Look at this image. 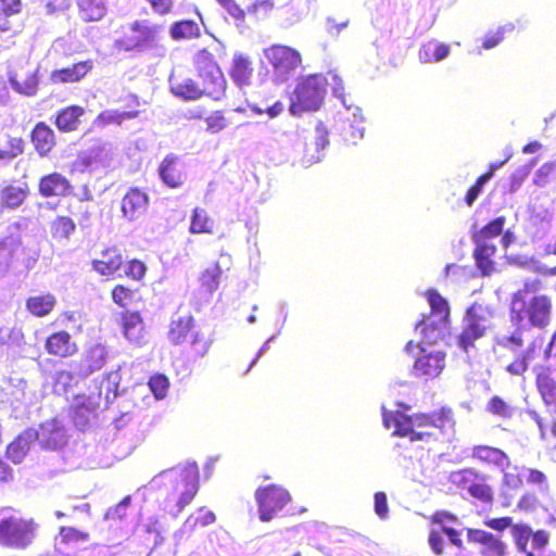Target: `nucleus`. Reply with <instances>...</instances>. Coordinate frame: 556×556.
<instances>
[{
  "instance_id": "60",
  "label": "nucleus",
  "mask_w": 556,
  "mask_h": 556,
  "mask_svg": "<svg viewBox=\"0 0 556 556\" xmlns=\"http://www.w3.org/2000/svg\"><path fill=\"white\" fill-rule=\"evenodd\" d=\"M374 511H376L381 520L388 519L389 506L386 492L378 491L374 494Z\"/></svg>"
},
{
  "instance_id": "64",
  "label": "nucleus",
  "mask_w": 556,
  "mask_h": 556,
  "mask_svg": "<svg viewBox=\"0 0 556 556\" xmlns=\"http://www.w3.org/2000/svg\"><path fill=\"white\" fill-rule=\"evenodd\" d=\"M152 11L157 15H167L172 13L174 8V1L173 0H146Z\"/></svg>"
},
{
  "instance_id": "19",
  "label": "nucleus",
  "mask_w": 556,
  "mask_h": 556,
  "mask_svg": "<svg viewBox=\"0 0 556 556\" xmlns=\"http://www.w3.org/2000/svg\"><path fill=\"white\" fill-rule=\"evenodd\" d=\"M74 191L70 179L58 172L40 177L38 192L42 198H65Z\"/></svg>"
},
{
  "instance_id": "56",
  "label": "nucleus",
  "mask_w": 556,
  "mask_h": 556,
  "mask_svg": "<svg viewBox=\"0 0 556 556\" xmlns=\"http://www.w3.org/2000/svg\"><path fill=\"white\" fill-rule=\"evenodd\" d=\"M206 131L210 134H218L227 128L228 119L222 110L212 112L205 118Z\"/></svg>"
},
{
  "instance_id": "41",
  "label": "nucleus",
  "mask_w": 556,
  "mask_h": 556,
  "mask_svg": "<svg viewBox=\"0 0 556 556\" xmlns=\"http://www.w3.org/2000/svg\"><path fill=\"white\" fill-rule=\"evenodd\" d=\"M426 296L430 305L431 319L448 323L450 306L447 301L435 290L426 291Z\"/></svg>"
},
{
  "instance_id": "9",
  "label": "nucleus",
  "mask_w": 556,
  "mask_h": 556,
  "mask_svg": "<svg viewBox=\"0 0 556 556\" xmlns=\"http://www.w3.org/2000/svg\"><path fill=\"white\" fill-rule=\"evenodd\" d=\"M328 79L323 74H311L303 77L295 86L289 106L292 115H301L307 111H317L325 99Z\"/></svg>"
},
{
  "instance_id": "58",
  "label": "nucleus",
  "mask_w": 556,
  "mask_h": 556,
  "mask_svg": "<svg viewBox=\"0 0 556 556\" xmlns=\"http://www.w3.org/2000/svg\"><path fill=\"white\" fill-rule=\"evenodd\" d=\"M106 353L103 346L96 345L88 350L87 362L90 370L100 369L105 363Z\"/></svg>"
},
{
  "instance_id": "37",
  "label": "nucleus",
  "mask_w": 556,
  "mask_h": 556,
  "mask_svg": "<svg viewBox=\"0 0 556 556\" xmlns=\"http://www.w3.org/2000/svg\"><path fill=\"white\" fill-rule=\"evenodd\" d=\"M25 344V334L20 327L0 328V354L15 351Z\"/></svg>"
},
{
  "instance_id": "48",
  "label": "nucleus",
  "mask_w": 556,
  "mask_h": 556,
  "mask_svg": "<svg viewBox=\"0 0 556 556\" xmlns=\"http://www.w3.org/2000/svg\"><path fill=\"white\" fill-rule=\"evenodd\" d=\"M58 539L63 545L77 544L88 542L90 533L85 529H78L74 526H61Z\"/></svg>"
},
{
  "instance_id": "63",
  "label": "nucleus",
  "mask_w": 556,
  "mask_h": 556,
  "mask_svg": "<svg viewBox=\"0 0 556 556\" xmlns=\"http://www.w3.org/2000/svg\"><path fill=\"white\" fill-rule=\"evenodd\" d=\"M503 483L508 490H518L522 486V477L513 468L504 472Z\"/></svg>"
},
{
  "instance_id": "32",
  "label": "nucleus",
  "mask_w": 556,
  "mask_h": 556,
  "mask_svg": "<svg viewBox=\"0 0 556 556\" xmlns=\"http://www.w3.org/2000/svg\"><path fill=\"white\" fill-rule=\"evenodd\" d=\"M36 440V430L35 429H26L17 438L13 439V441L7 447V456L15 464H20L23 458L26 457L31 442Z\"/></svg>"
},
{
  "instance_id": "49",
  "label": "nucleus",
  "mask_w": 556,
  "mask_h": 556,
  "mask_svg": "<svg viewBox=\"0 0 556 556\" xmlns=\"http://www.w3.org/2000/svg\"><path fill=\"white\" fill-rule=\"evenodd\" d=\"M215 520L214 513L202 506L195 510V514L188 516L185 527L191 531H195L200 528L210 527Z\"/></svg>"
},
{
  "instance_id": "44",
  "label": "nucleus",
  "mask_w": 556,
  "mask_h": 556,
  "mask_svg": "<svg viewBox=\"0 0 556 556\" xmlns=\"http://www.w3.org/2000/svg\"><path fill=\"white\" fill-rule=\"evenodd\" d=\"M75 230L76 224L70 216L58 215L50 223V233L58 241L70 240Z\"/></svg>"
},
{
  "instance_id": "6",
  "label": "nucleus",
  "mask_w": 556,
  "mask_h": 556,
  "mask_svg": "<svg viewBox=\"0 0 556 556\" xmlns=\"http://www.w3.org/2000/svg\"><path fill=\"white\" fill-rule=\"evenodd\" d=\"M484 525L490 529L503 532L510 528V533L515 548L525 556H534L533 551H541L547 547L549 543V532L545 529L533 530L529 523L513 522L510 517H500L488 519Z\"/></svg>"
},
{
  "instance_id": "62",
  "label": "nucleus",
  "mask_w": 556,
  "mask_h": 556,
  "mask_svg": "<svg viewBox=\"0 0 556 556\" xmlns=\"http://www.w3.org/2000/svg\"><path fill=\"white\" fill-rule=\"evenodd\" d=\"M538 387L546 406L556 413V384H539Z\"/></svg>"
},
{
  "instance_id": "55",
  "label": "nucleus",
  "mask_w": 556,
  "mask_h": 556,
  "mask_svg": "<svg viewBox=\"0 0 556 556\" xmlns=\"http://www.w3.org/2000/svg\"><path fill=\"white\" fill-rule=\"evenodd\" d=\"M131 497L127 495L118 504H114L103 513V520L122 521L127 519V510L130 505Z\"/></svg>"
},
{
  "instance_id": "46",
  "label": "nucleus",
  "mask_w": 556,
  "mask_h": 556,
  "mask_svg": "<svg viewBox=\"0 0 556 556\" xmlns=\"http://www.w3.org/2000/svg\"><path fill=\"white\" fill-rule=\"evenodd\" d=\"M505 217L498 216L472 233L473 243H488V240L498 237L503 232Z\"/></svg>"
},
{
  "instance_id": "25",
  "label": "nucleus",
  "mask_w": 556,
  "mask_h": 556,
  "mask_svg": "<svg viewBox=\"0 0 556 556\" xmlns=\"http://www.w3.org/2000/svg\"><path fill=\"white\" fill-rule=\"evenodd\" d=\"M161 180L170 189H178L185 184V173L179 157L169 154L166 155L159 166Z\"/></svg>"
},
{
  "instance_id": "34",
  "label": "nucleus",
  "mask_w": 556,
  "mask_h": 556,
  "mask_svg": "<svg viewBox=\"0 0 556 556\" xmlns=\"http://www.w3.org/2000/svg\"><path fill=\"white\" fill-rule=\"evenodd\" d=\"M56 305V299L52 293L31 295L26 299L25 306L35 317H46L51 314Z\"/></svg>"
},
{
  "instance_id": "61",
  "label": "nucleus",
  "mask_w": 556,
  "mask_h": 556,
  "mask_svg": "<svg viewBox=\"0 0 556 556\" xmlns=\"http://www.w3.org/2000/svg\"><path fill=\"white\" fill-rule=\"evenodd\" d=\"M147 267L143 262L139 260H131L127 263L125 274L132 280H140L144 277Z\"/></svg>"
},
{
  "instance_id": "11",
  "label": "nucleus",
  "mask_w": 556,
  "mask_h": 556,
  "mask_svg": "<svg viewBox=\"0 0 556 556\" xmlns=\"http://www.w3.org/2000/svg\"><path fill=\"white\" fill-rule=\"evenodd\" d=\"M263 55L273 70L275 80L283 83L302 65L301 53L287 45L273 43L263 49Z\"/></svg>"
},
{
  "instance_id": "8",
  "label": "nucleus",
  "mask_w": 556,
  "mask_h": 556,
  "mask_svg": "<svg viewBox=\"0 0 556 556\" xmlns=\"http://www.w3.org/2000/svg\"><path fill=\"white\" fill-rule=\"evenodd\" d=\"M0 514V546L12 549H26L34 544L38 533V523L16 513Z\"/></svg>"
},
{
  "instance_id": "29",
  "label": "nucleus",
  "mask_w": 556,
  "mask_h": 556,
  "mask_svg": "<svg viewBox=\"0 0 556 556\" xmlns=\"http://www.w3.org/2000/svg\"><path fill=\"white\" fill-rule=\"evenodd\" d=\"M203 94L215 101L222 100L226 94L227 81L220 68L207 72L199 76Z\"/></svg>"
},
{
  "instance_id": "43",
  "label": "nucleus",
  "mask_w": 556,
  "mask_h": 556,
  "mask_svg": "<svg viewBox=\"0 0 556 556\" xmlns=\"http://www.w3.org/2000/svg\"><path fill=\"white\" fill-rule=\"evenodd\" d=\"M169 34L174 40L194 39L201 36V29L197 22L181 20L170 26Z\"/></svg>"
},
{
  "instance_id": "22",
  "label": "nucleus",
  "mask_w": 556,
  "mask_h": 556,
  "mask_svg": "<svg viewBox=\"0 0 556 556\" xmlns=\"http://www.w3.org/2000/svg\"><path fill=\"white\" fill-rule=\"evenodd\" d=\"M86 113L84 106L70 104L56 111L53 116V124L60 132H75L83 125Z\"/></svg>"
},
{
  "instance_id": "57",
  "label": "nucleus",
  "mask_w": 556,
  "mask_h": 556,
  "mask_svg": "<svg viewBox=\"0 0 556 556\" xmlns=\"http://www.w3.org/2000/svg\"><path fill=\"white\" fill-rule=\"evenodd\" d=\"M2 149L5 150L12 161L24 153L25 140L20 136L7 135V143Z\"/></svg>"
},
{
  "instance_id": "51",
  "label": "nucleus",
  "mask_w": 556,
  "mask_h": 556,
  "mask_svg": "<svg viewBox=\"0 0 556 556\" xmlns=\"http://www.w3.org/2000/svg\"><path fill=\"white\" fill-rule=\"evenodd\" d=\"M138 111H116V110H106L101 112L97 121L101 125H121L126 119H132L138 116Z\"/></svg>"
},
{
  "instance_id": "47",
  "label": "nucleus",
  "mask_w": 556,
  "mask_h": 556,
  "mask_svg": "<svg viewBox=\"0 0 556 556\" xmlns=\"http://www.w3.org/2000/svg\"><path fill=\"white\" fill-rule=\"evenodd\" d=\"M214 227L213 219L204 208L195 207L192 211L189 231L193 235L212 233Z\"/></svg>"
},
{
  "instance_id": "24",
  "label": "nucleus",
  "mask_w": 556,
  "mask_h": 556,
  "mask_svg": "<svg viewBox=\"0 0 556 556\" xmlns=\"http://www.w3.org/2000/svg\"><path fill=\"white\" fill-rule=\"evenodd\" d=\"M123 265V254L116 247L103 249L99 258L91 261L92 269L101 276H114Z\"/></svg>"
},
{
  "instance_id": "21",
  "label": "nucleus",
  "mask_w": 556,
  "mask_h": 556,
  "mask_svg": "<svg viewBox=\"0 0 556 556\" xmlns=\"http://www.w3.org/2000/svg\"><path fill=\"white\" fill-rule=\"evenodd\" d=\"M446 354L443 351L420 352V356L414 362V370L417 376L434 379L440 376L445 367Z\"/></svg>"
},
{
  "instance_id": "23",
  "label": "nucleus",
  "mask_w": 556,
  "mask_h": 556,
  "mask_svg": "<svg viewBox=\"0 0 556 556\" xmlns=\"http://www.w3.org/2000/svg\"><path fill=\"white\" fill-rule=\"evenodd\" d=\"M9 83L18 93L25 96H35L38 91L39 85L37 70L20 66L15 71L10 72Z\"/></svg>"
},
{
  "instance_id": "12",
  "label": "nucleus",
  "mask_w": 556,
  "mask_h": 556,
  "mask_svg": "<svg viewBox=\"0 0 556 556\" xmlns=\"http://www.w3.org/2000/svg\"><path fill=\"white\" fill-rule=\"evenodd\" d=\"M450 481L481 504L490 505L494 502V489L489 484L486 475L472 467L454 471L450 475Z\"/></svg>"
},
{
  "instance_id": "35",
  "label": "nucleus",
  "mask_w": 556,
  "mask_h": 556,
  "mask_svg": "<svg viewBox=\"0 0 556 556\" xmlns=\"http://www.w3.org/2000/svg\"><path fill=\"white\" fill-rule=\"evenodd\" d=\"M450 53V46L435 39L421 43L418 58L422 63H437L444 60Z\"/></svg>"
},
{
  "instance_id": "54",
  "label": "nucleus",
  "mask_w": 556,
  "mask_h": 556,
  "mask_svg": "<svg viewBox=\"0 0 556 556\" xmlns=\"http://www.w3.org/2000/svg\"><path fill=\"white\" fill-rule=\"evenodd\" d=\"M137 290L125 285H116L111 290L112 301L122 308L129 306L136 298Z\"/></svg>"
},
{
  "instance_id": "45",
  "label": "nucleus",
  "mask_w": 556,
  "mask_h": 556,
  "mask_svg": "<svg viewBox=\"0 0 556 556\" xmlns=\"http://www.w3.org/2000/svg\"><path fill=\"white\" fill-rule=\"evenodd\" d=\"M172 92L184 100H197L203 97V89L192 78H185L172 84Z\"/></svg>"
},
{
  "instance_id": "36",
  "label": "nucleus",
  "mask_w": 556,
  "mask_h": 556,
  "mask_svg": "<svg viewBox=\"0 0 556 556\" xmlns=\"http://www.w3.org/2000/svg\"><path fill=\"white\" fill-rule=\"evenodd\" d=\"M476 248L473 256L478 268L483 276H490L495 270V262L493 260L496 253V247L489 243H475Z\"/></svg>"
},
{
  "instance_id": "10",
  "label": "nucleus",
  "mask_w": 556,
  "mask_h": 556,
  "mask_svg": "<svg viewBox=\"0 0 556 556\" xmlns=\"http://www.w3.org/2000/svg\"><path fill=\"white\" fill-rule=\"evenodd\" d=\"M491 318V308L482 303L473 302L467 308L464 317V328L457 337V343L464 352H468L469 348L473 346L475 342L485 334Z\"/></svg>"
},
{
  "instance_id": "33",
  "label": "nucleus",
  "mask_w": 556,
  "mask_h": 556,
  "mask_svg": "<svg viewBox=\"0 0 556 556\" xmlns=\"http://www.w3.org/2000/svg\"><path fill=\"white\" fill-rule=\"evenodd\" d=\"M29 190L27 187L7 185L0 190V212L2 210H16L24 204Z\"/></svg>"
},
{
  "instance_id": "53",
  "label": "nucleus",
  "mask_w": 556,
  "mask_h": 556,
  "mask_svg": "<svg viewBox=\"0 0 556 556\" xmlns=\"http://www.w3.org/2000/svg\"><path fill=\"white\" fill-rule=\"evenodd\" d=\"M525 328L518 327L510 334L496 338L495 345L498 349L517 351L523 346Z\"/></svg>"
},
{
  "instance_id": "38",
  "label": "nucleus",
  "mask_w": 556,
  "mask_h": 556,
  "mask_svg": "<svg viewBox=\"0 0 556 556\" xmlns=\"http://www.w3.org/2000/svg\"><path fill=\"white\" fill-rule=\"evenodd\" d=\"M252 74L253 67L249 58L241 54L235 55L230 70L231 79L240 87L248 86L251 83Z\"/></svg>"
},
{
  "instance_id": "18",
  "label": "nucleus",
  "mask_w": 556,
  "mask_h": 556,
  "mask_svg": "<svg viewBox=\"0 0 556 556\" xmlns=\"http://www.w3.org/2000/svg\"><path fill=\"white\" fill-rule=\"evenodd\" d=\"M43 348L48 355L56 358H68L78 352V344L66 330L51 332L46 338Z\"/></svg>"
},
{
  "instance_id": "17",
  "label": "nucleus",
  "mask_w": 556,
  "mask_h": 556,
  "mask_svg": "<svg viewBox=\"0 0 556 556\" xmlns=\"http://www.w3.org/2000/svg\"><path fill=\"white\" fill-rule=\"evenodd\" d=\"M119 326L126 340L141 346L147 342V327L143 318L138 311H124L119 316Z\"/></svg>"
},
{
  "instance_id": "20",
  "label": "nucleus",
  "mask_w": 556,
  "mask_h": 556,
  "mask_svg": "<svg viewBox=\"0 0 556 556\" xmlns=\"http://www.w3.org/2000/svg\"><path fill=\"white\" fill-rule=\"evenodd\" d=\"M149 195L138 187L127 190L121 201L123 217L132 222L140 218L148 210Z\"/></svg>"
},
{
  "instance_id": "59",
  "label": "nucleus",
  "mask_w": 556,
  "mask_h": 556,
  "mask_svg": "<svg viewBox=\"0 0 556 556\" xmlns=\"http://www.w3.org/2000/svg\"><path fill=\"white\" fill-rule=\"evenodd\" d=\"M488 410L493 415L500 416L502 418H508L511 416V409L508 407L507 403L504 402L502 397L498 395H494L488 402Z\"/></svg>"
},
{
  "instance_id": "1",
  "label": "nucleus",
  "mask_w": 556,
  "mask_h": 556,
  "mask_svg": "<svg viewBox=\"0 0 556 556\" xmlns=\"http://www.w3.org/2000/svg\"><path fill=\"white\" fill-rule=\"evenodd\" d=\"M382 420L388 429H393V434L405 438L412 442L435 441L441 435L454 431L455 418L453 409L440 407L428 413H415L406 415L403 412H386Z\"/></svg>"
},
{
  "instance_id": "28",
  "label": "nucleus",
  "mask_w": 556,
  "mask_h": 556,
  "mask_svg": "<svg viewBox=\"0 0 556 556\" xmlns=\"http://www.w3.org/2000/svg\"><path fill=\"white\" fill-rule=\"evenodd\" d=\"M93 67L91 60L79 61L67 67L54 70L51 73V80L55 84H70L80 81Z\"/></svg>"
},
{
  "instance_id": "14",
  "label": "nucleus",
  "mask_w": 556,
  "mask_h": 556,
  "mask_svg": "<svg viewBox=\"0 0 556 556\" xmlns=\"http://www.w3.org/2000/svg\"><path fill=\"white\" fill-rule=\"evenodd\" d=\"M447 324L437 319H431V316L422 318L417 325L416 329L420 328L421 339L418 343L409 340L405 344V352L412 354L416 349L419 352H426L429 348L442 341L447 333Z\"/></svg>"
},
{
  "instance_id": "27",
  "label": "nucleus",
  "mask_w": 556,
  "mask_h": 556,
  "mask_svg": "<svg viewBox=\"0 0 556 556\" xmlns=\"http://www.w3.org/2000/svg\"><path fill=\"white\" fill-rule=\"evenodd\" d=\"M473 460L480 462L489 467H496L505 470L509 465V459L504 451L490 445H475L471 450Z\"/></svg>"
},
{
  "instance_id": "4",
  "label": "nucleus",
  "mask_w": 556,
  "mask_h": 556,
  "mask_svg": "<svg viewBox=\"0 0 556 556\" xmlns=\"http://www.w3.org/2000/svg\"><path fill=\"white\" fill-rule=\"evenodd\" d=\"M199 491V472L197 467H185L169 479L162 501L163 511L178 517L192 504Z\"/></svg>"
},
{
  "instance_id": "7",
  "label": "nucleus",
  "mask_w": 556,
  "mask_h": 556,
  "mask_svg": "<svg viewBox=\"0 0 556 556\" xmlns=\"http://www.w3.org/2000/svg\"><path fill=\"white\" fill-rule=\"evenodd\" d=\"M162 27L144 20H136L127 25L114 40L113 48L118 52L144 53L160 46Z\"/></svg>"
},
{
  "instance_id": "26",
  "label": "nucleus",
  "mask_w": 556,
  "mask_h": 556,
  "mask_svg": "<svg viewBox=\"0 0 556 556\" xmlns=\"http://www.w3.org/2000/svg\"><path fill=\"white\" fill-rule=\"evenodd\" d=\"M29 137L35 151L41 157L48 156L56 146L55 132L45 122L36 123Z\"/></svg>"
},
{
  "instance_id": "30",
  "label": "nucleus",
  "mask_w": 556,
  "mask_h": 556,
  "mask_svg": "<svg viewBox=\"0 0 556 556\" xmlns=\"http://www.w3.org/2000/svg\"><path fill=\"white\" fill-rule=\"evenodd\" d=\"M108 160L106 144L101 139H94L92 144L78 153L76 164L80 169L104 163Z\"/></svg>"
},
{
  "instance_id": "31",
  "label": "nucleus",
  "mask_w": 556,
  "mask_h": 556,
  "mask_svg": "<svg viewBox=\"0 0 556 556\" xmlns=\"http://www.w3.org/2000/svg\"><path fill=\"white\" fill-rule=\"evenodd\" d=\"M21 249L22 240L18 237L0 238V275L5 274L18 260Z\"/></svg>"
},
{
  "instance_id": "40",
  "label": "nucleus",
  "mask_w": 556,
  "mask_h": 556,
  "mask_svg": "<svg viewBox=\"0 0 556 556\" xmlns=\"http://www.w3.org/2000/svg\"><path fill=\"white\" fill-rule=\"evenodd\" d=\"M507 160H504L498 163H491L488 166V169L480 175L472 186L469 187V189L466 192L465 195V203L468 206H472L480 193L482 192L483 186L494 176L495 172L506 162Z\"/></svg>"
},
{
  "instance_id": "16",
  "label": "nucleus",
  "mask_w": 556,
  "mask_h": 556,
  "mask_svg": "<svg viewBox=\"0 0 556 556\" xmlns=\"http://www.w3.org/2000/svg\"><path fill=\"white\" fill-rule=\"evenodd\" d=\"M36 440L47 450H60L67 444V433L59 418H51L39 424Z\"/></svg>"
},
{
  "instance_id": "2",
  "label": "nucleus",
  "mask_w": 556,
  "mask_h": 556,
  "mask_svg": "<svg viewBox=\"0 0 556 556\" xmlns=\"http://www.w3.org/2000/svg\"><path fill=\"white\" fill-rule=\"evenodd\" d=\"M542 288L540 279L527 280L523 287L513 294L510 305L511 319L521 323L528 319L532 327L544 329L551 324L553 303L545 294L533 295L527 300V295L535 293Z\"/></svg>"
},
{
  "instance_id": "39",
  "label": "nucleus",
  "mask_w": 556,
  "mask_h": 556,
  "mask_svg": "<svg viewBox=\"0 0 556 556\" xmlns=\"http://www.w3.org/2000/svg\"><path fill=\"white\" fill-rule=\"evenodd\" d=\"M78 14L85 22H97L103 18L108 12L103 0H78Z\"/></svg>"
},
{
  "instance_id": "15",
  "label": "nucleus",
  "mask_w": 556,
  "mask_h": 556,
  "mask_svg": "<svg viewBox=\"0 0 556 556\" xmlns=\"http://www.w3.org/2000/svg\"><path fill=\"white\" fill-rule=\"evenodd\" d=\"M467 542L480 546L481 556H507L508 547L505 541L492 532L477 528L466 529Z\"/></svg>"
},
{
  "instance_id": "13",
  "label": "nucleus",
  "mask_w": 556,
  "mask_h": 556,
  "mask_svg": "<svg viewBox=\"0 0 556 556\" xmlns=\"http://www.w3.org/2000/svg\"><path fill=\"white\" fill-rule=\"evenodd\" d=\"M254 498L262 521L273 520L291 501L288 490L274 483L256 489Z\"/></svg>"
},
{
  "instance_id": "50",
  "label": "nucleus",
  "mask_w": 556,
  "mask_h": 556,
  "mask_svg": "<svg viewBox=\"0 0 556 556\" xmlns=\"http://www.w3.org/2000/svg\"><path fill=\"white\" fill-rule=\"evenodd\" d=\"M198 76L220 68L214 54L207 49L199 50L192 59Z\"/></svg>"
},
{
  "instance_id": "42",
  "label": "nucleus",
  "mask_w": 556,
  "mask_h": 556,
  "mask_svg": "<svg viewBox=\"0 0 556 556\" xmlns=\"http://www.w3.org/2000/svg\"><path fill=\"white\" fill-rule=\"evenodd\" d=\"M222 268L218 262L206 266L199 276L200 288L210 294L214 293L220 283Z\"/></svg>"
},
{
  "instance_id": "5",
  "label": "nucleus",
  "mask_w": 556,
  "mask_h": 556,
  "mask_svg": "<svg viewBox=\"0 0 556 556\" xmlns=\"http://www.w3.org/2000/svg\"><path fill=\"white\" fill-rule=\"evenodd\" d=\"M167 339L173 345L182 346V352L192 359L205 356L212 344V340L197 329L195 319L191 314L172 319Z\"/></svg>"
},
{
  "instance_id": "3",
  "label": "nucleus",
  "mask_w": 556,
  "mask_h": 556,
  "mask_svg": "<svg viewBox=\"0 0 556 556\" xmlns=\"http://www.w3.org/2000/svg\"><path fill=\"white\" fill-rule=\"evenodd\" d=\"M75 386L66 384L65 394L70 402L68 416L78 431H87L98 424L102 404V386H88L83 391L73 390Z\"/></svg>"
},
{
  "instance_id": "52",
  "label": "nucleus",
  "mask_w": 556,
  "mask_h": 556,
  "mask_svg": "<svg viewBox=\"0 0 556 556\" xmlns=\"http://www.w3.org/2000/svg\"><path fill=\"white\" fill-rule=\"evenodd\" d=\"M543 341H544V338L542 336L538 337L536 340H534L530 346L528 348V351L525 355L516 358L513 363H510L507 367H506V370L515 376V377H521L528 369V364H527V357L534 352L535 348L536 346H541L543 344Z\"/></svg>"
}]
</instances>
